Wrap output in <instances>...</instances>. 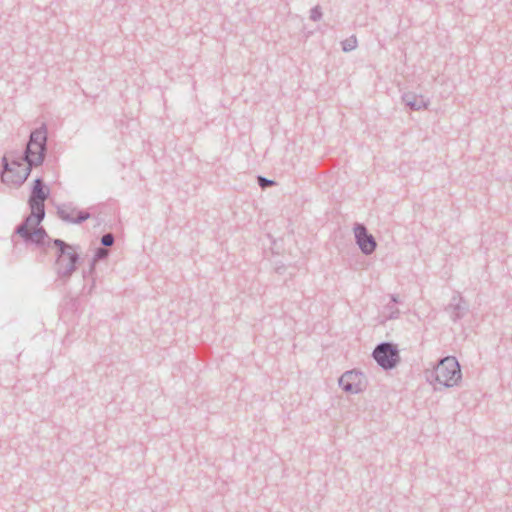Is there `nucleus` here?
Here are the masks:
<instances>
[{
    "instance_id": "4",
    "label": "nucleus",
    "mask_w": 512,
    "mask_h": 512,
    "mask_svg": "<svg viewBox=\"0 0 512 512\" xmlns=\"http://www.w3.org/2000/svg\"><path fill=\"white\" fill-rule=\"evenodd\" d=\"M47 142V129L45 125L34 130L30 134L24 155L21 159L27 162L30 166H39L43 163Z\"/></svg>"
},
{
    "instance_id": "18",
    "label": "nucleus",
    "mask_w": 512,
    "mask_h": 512,
    "mask_svg": "<svg viewBox=\"0 0 512 512\" xmlns=\"http://www.w3.org/2000/svg\"><path fill=\"white\" fill-rule=\"evenodd\" d=\"M391 302L393 305L398 303V297L396 295H391Z\"/></svg>"
},
{
    "instance_id": "19",
    "label": "nucleus",
    "mask_w": 512,
    "mask_h": 512,
    "mask_svg": "<svg viewBox=\"0 0 512 512\" xmlns=\"http://www.w3.org/2000/svg\"><path fill=\"white\" fill-rule=\"evenodd\" d=\"M271 250H272V253H276V254L279 253L278 251H275L273 247H271Z\"/></svg>"
},
{
    "instance_id": "3",
    "label": "nucleus",
    "mask_w": 512,
    "mask_h": 512,
    "mask_svg": "<svg viewBox=\"0 0 512 512\" xmlns=\"http://www.w3.org/2000/svg\"><path fill=\"white\" fill-rule=\"evenodd\" d=\"M431 377L443 387L450 388L458 385L462 379L461 367L454 356L441 359L431 373Z\"/></svg>"
},
{
    "instance_id": "16",
    "label": "nucleus",
    "mask_w": 512,
    "mask_h": 512,
    "mask_svg": "<svg viewBox=\"0 0 512 512\" xmlns=\"http://www.w3.org/2000/svg\"><path fill=\"white\" fill-rule=\"evenodd\" d=\"M276 184L277 183L274 180L258 175V186L262 189H266L267 187L274 186Z\"/></svg>"
},
{
    "instance_id": "7",
    "label": "nucleus",
    "mask_w": 512,
    "mask_h": 512,
    "mask_svg": "<svg viewBox=\"0 0 512 512\" xmlns=\"http://www.w3.org/2000/svg\"><path fill=\"white\" fill-rule=\"evenodd\" d=\"M339 386L348 393L357 394L366 386L364 374L357 370L346 371L339 378Z\"/></svg>"
},
{
    "instance_id": "9",
    "label": "nucleus",
    "mask_w": 512,
    "mask_h": 512,
    "mask_svg": "<svg viewBox=\"0 0 512 512\" xmlns=\"http://www.w3.org/2000/svg\"><path fill=\"white\" fill-rule=\"evenodd\" d=\"M444 310L449 314L453 322H457L467 314L469 304L459 292H455Z\"/></svg>"
},
{
    "instance_id": "20",
    "label": "nucleus",
    "mask_w": 512,
    "mask_h": 512,
    "mask_svg": "<svg viewBox=\"0 0 512 512\" xmlns=\"http://www.w3.org/2000/svg\"><path fill=\"white\" fill-rule=\"evenodd\" d=\"M271 243H272L273 246H276V241L275 240L271 241Z\"/></svg>"
},
{
    "instance_id": "8",
    "label": "nucleus",
    "mask_w": 512,
    "mask_h": 512,
    "mask_svg": "<svg viewBox=\"0 0 512 512\" xmlns=\"http://www.w3.org/2000/svg\"><path fill=\"white\" fill-rule=\"evenodd\" d=\"M354 235L356 244L359 246V249L365 255L372 254L377 247V242L372 234H370L364 224L356 223L354 225Z\"/></svg>"
},
{
    "instance_id": "5",
    "label": "nucleus",
    "mask_w": 512,
    "mask_h": 512,
    "mask_svg": "<svg viewBox=\"0 0 512 512\" xmlns=\"http://www.w3.org/2000/svg\"><path fill=\"white\" fill-rule=\"evenodd\" d=\"M31 168L32 166H30L21 158L18 160H13L11 163H9L7 158L4 157L1 179L6 184L20 186L28 178Z\"/></svg>"
},
{
    "instance_id": "6",
    "label": "nucleus",
    "mask_w": 512,
    "mask_h": 512,
    "mask_svg": "<svg viewBox=\"0 0 512 512\" xmlns=\"http://www.w3.org/2000/svg\"><path fill=\"white\" fill-rule=\"evenodd\" d=\"M372 357L384 370H391L400 362L399 349L397 345L392 342L379 343L374 348Z\"/></svg>"
},
{
    "instance_id": "17",
    "label": "nucleus",
    "mask_w": 512,
    "mask_h": 512,
    "mask_svg": "<svg viewBox=\"0 0 512 512\" xmlns=\"http://www.w3.org/2000/svg\"><path fill=\"white\" fill-rule=\"evenodd\" d=\"M115 238L112 233H106L101 237V244L105 247L112 246L114 244Z\"/></svg>"
},
{
    "instance_id": "10",
    "label": "nucleus",
    "mask_w": 512,
    "mask_h": 512,
    "mask_svg": "<svg viewBox=\"0 0 512 512\" xmlns=\"http://www.w3.org/2000/svg\"><path fill=\"white\" fill-rule=\"evenodd\" d=\"M58 216L66 222L82 223L90 217V214L85 211H79L71 204H63L57 208Z\"/></svg>"
},
{
    "instance_id": "13",
    "label": "nucleus",
    "mask_w": 512,
    "mask_h": 512,
    "mask_svg": "<svg viewBox=\"0 0 512 512\" xmlns=\"http://www.w3.org/2000/svg\"><path fill=\"white\" fill-rule=\"evenodd\" d=\"M400 311L393 304H387L384 308V316L386 319H396L398 318Z\"/></svg>"
},
{
    "instance_id": "14",
    "label": "nucleus",
    "mask_w": 512,
    "mask_h": 512,
    "mask_svg": "<svg viewBox=\"0 0 512 512\" xmlns=\"http://www.w3.org/2000/svg\"><path fill=\"white\" fill-rule=\"evenodd\" d=\"M342 50L344 52H350L357 47V38L355 36H351L344 41L341 42Z\"/></svg>"
},
{
    "instance_id": "11",
    "label": "nucleus",
    "mask_w": 512,
    "mask_h": 512,
    "mask_svg": "<svg viewBox=\"0 0 512 512\" xmlns=\"http://www.w3.org/2000/svg\"><path fill=\"white\" fill-rule=\"evenodd\" d=\"M402 101L411 110L415 111L426 108L428 105V101L422 95H417L413 92L404 93L402 95Z\"/></svg>"
},
{
    "instance_id": "15",
    "label": "nucleus",
    "mask_w": 512,
    "mask_h": 512,
    "mask_svg": "<svg viewBox=\"0 0 512 512\" xmlns=\"http://www.w3.org/2000/svg\"><path fill=\"white\" fill-rule=\"evenodd\" d=\"M323 14L319 5H316L310 10V19L314 22L321 20Z\"/></svg>"
},
{
    "instance_id": "2",
    "label": "nucleus",
    "mask_w": 512,
    "mask_h": 512,
    "mask_svg": "<svg viewBox=\"0 0 512 512\" xmlns=\"http://www.w3.org/2000/svg\"><path fill=\"white\" fill-rule=\"evenodd\" d=\"M37 246L43 251H47L50 248L55 249L56 261L54 269L58 277L66 282L76 270V264L79 260L78 253L74 246L60 239L52 240L49 236L46 238L45 245Z\"/></svg>"
},
{
    "instance_id": "12",
    "label": "nucleus",
    "mask_w": 512,
    "mask_h": 512,
    "mask_svg": "<svg viewBox=\"0 0 512 512\" xmlns=\"http://www.w3.org/2000/svg\"><path fill=\"white\" fill-rule=\"evenodd\" d=\"M109 252L107 249L105 248H98L96 250V253H95V256L90 264V267H89V270L88 271H83V277L84 278H87L88 276H92L94 271H95V264L97 261L99 260H103L105 258H107Z\"/></svg>"
},
{
    "instance_id": "1",
    "label": "nucleus",
    "mask_w": 512,
    "mask_h": 512,
    "mask_svg": "<svg viewBox=\"0 0 512 512\" xmlns=\"http://www.w3.org/2000/svg\"><path fill=\"white\" fill-rule=\"evenodd\" d=\"M49 196V190L46 188L43 180L37 178L34 181L31 195L28 201L31 213L25 220L16 227L15 233L18 234L26 243L36 245H45L48 234L39 224L45 217V200Z\"/></svg>"
}]
</instances>
